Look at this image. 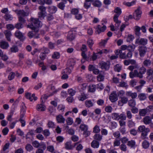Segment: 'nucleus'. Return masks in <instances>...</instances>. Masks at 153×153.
<instances>
[{
    "label": "nucleus",
    "mask_w": 153,
    "mask_h": 153,
    "mask_svg": "<svg viewBox=\"0 0 153 153\" xmlns=\"http://www.w3.org/2000/svg\"><path fill=\"white\" fill-rule=\"evenodd\" d=\"M138 132L141 133V138L142 139H144L148 135V132H150L149 128H146L145 126L142 125L139 126L137 128Z\"/></svg>",
    "instance_id": "obj_1"
},
{
    "label": "nucleus",
    "mask_w": 153,
    "mask_h": 153,
    "mask_svg": "<svg viewBox=\"0 0 153 153\" xmlns=\"http://www.w3.org/2000/svg\"><path fill=\"white\" fill-rule=\"evenodd\" d=\"M31 20L32 21L31 24L28 25V27L31 28L32 29H35L42 25V22L38 19L31 18Z\"/></svg>",
    "instance_id": "obj_2"
},
{
    "label": "nucleus",
    "mask_w": 153,
    "mask_h": 153,
    "mask_svg": "<svg viewBox=\"0 0 153 153\" xmlns=\"http://www.w3.org/2000/svg\"><path fill=\"white\" fill-rule=\"evenodd\" d=\"M38 9L40 10L38 13L39 17L41 19H44L47 14L46 7L43 5H40Z\"/></svg>",
    "instance_id": "obj_3"
},
{
    "label": "nucleus",
    "mask_w": 153,
    "mask_h": 153,
    "mask_svg": "<svg viewBox=\"0 0 153 153\" xmlns=\"http://www.w3.org/2000/svg\"><path fill=\"white\" fill-rule=\"evenodd\" d=\"M146 71V69L143 66H142L138 69V71L135 70V72L137 74V77L140 78H142L143 76V74H144Z\"/></svg>",
    "instance_id": "obj_4"
},
{
    "label": "nucleus",
    "mask_w": 153,
    "mask_h": 153,
    "mask_svg": "<svg viewBox=\"0 0 153 153\" xmlns=\"http://www.w3.org/2000/svg\"><path fill=\"white\" fill-rule=\"evenodd\" d=\"M138 51L140 56L143 57L147 51V48L146 46H139L138 47Z\"/></svg>",
    "instance_id": "obj_5"
},
{
    "label": "nucleus",
    "mask_w": 153,
    "mask_h": 153,
    "mask_svg": "<svg viewBox=\"0 0 153 153\" xmlns=\"http://www.w3.org/2000/svg\"><path fill=\"white\" fill-rule=\"evenodd\" d=\"M142 12L140 10V8L139 7L133 13L134 18L137 20H139L141 16Z\"/></svg>",
    "instance_id": "obj_6"
},
{
    "label": "nucleus",
    "mask_w": 153,
    "mask_h": 153,
    "mask_svg": "<svg viewBox=\"0 0 153 153\" xmlns=\"http://www.w3.org/2000/svg\"><path fill=\"white\" fill-rule=\"evenodd\" d=\"M99 64L102 69L107 71L109 68L110 63L109 62H102Z\"/></svg>",
    "instance_id": "obj_7"
},
{
    "label": "nucleus",
    "mask_w": 153,
    "mask_h": 153,
    "mask_svg": "<svg viewBox=\"0 0 153 153\" xmlns=\"http://www.w3.org/2000/svg\"><path fill=\"white\" fill-rule=\"evenodd\" d=\"M32 145L33 146L36 148H38L39 147L43 148L44 149L46 148L45 144L44 142H41L39 143L36 140L33 141L32 142Z\"/></svg>",
    "instance_id": "obj_8"
},
{
    "label": "nucleus",
    "mask_w": 153,
    "mask_h": 153,
    "mask_svg": "<svg viewBox=\"0 0 153 153\" xmlns=\"http://www.w3.org/2000/svg\"><path fill=\"white\" fill-rule=\"evenodd\" d=\"M147 39H146L139 38L136 39L135 43L139 45H145L147 44Z\"/></svg>",
    "instance_id": "obj_9"
},
{
    "label": "nucleus",
    "mask_w": 153,
    "mask_h": 153,
    "mask_svg": "<svg viewBox=\"0 0 153 153\" xmlns=\"http://www.w3.org/2000/svg\"><path fill=\"white\" fill-rule=\"evenodd\" d=\"M77 143H75L72 144L71 141L67 142L65 144V148L67 149H72Z\"/></svg>",
    "instance_id": "obj_10"
},
{
    "label": "nucleus",
    "mask_w": 153,
    "mask_h": 153,
    "mask_svg": "<svg viewBox=\"0 0 153 153\" xmlns=\"http://www.w3.org/2000/svg\"><path fill=\"white\" fill-rule=\"evenodd\" d=\"M109 99L111 102H114L118 100V96L115 92L111 93L109 97Z\"/></svg>",
    "instance_id": "obj_11"
},
{
    "label": "nucleus",
    "mask_w": 153,
    "mask_h": 153,
    "mask_svg": "<svg viewBox=\"0 0 153 153\" xmlns=\"http://www.w3.org/2000/svg\"><path fill=\"white\" fill-rule=\"evenodd\" d=\"M16 12L19 16H27L29 13V11H27L26 12H25L23 10H16Z\"/></svg>",
    "instance_id": "obj_12"
},
{
    "label": "nucleus",
    "mask_w": 153,
    "mask_h": 153,
    "mask_svg": "<svg viewBox=\"0 0 153 153\" xmlns=\"http://www.w3.org/2000/svg\"><path fill=\"white\" fill-rule=\"evenodd\" d=\"M106 27L105 25L101 27L100 25L97 26V28L95 31L96 33L99 34L102 32H103L106 29Z\"/></svg>",
    "instance_id": "obj_13"
},
{
    "label": "nucleus",
    "mask_w": 153,
    "mask_h": 153,
    "mask_svg": "<svg viewBox=\"0 0 153 153\" xmlns=\"http://www.w3.org/2000/svg\"><path fill=\"white\" fill-rule=\"evenodd\" d=\"M119 16L114 15L113 18L114 21L115 23L114 25L116 29L118 28L121 22V21L118 19V17Z\"/></svg>",
    "instance_id": "obj_14"
},
{
    "label": "nucleus",
    "mask_w": 153,
    "mask_h": 153,
    "mask_svg": "<svg viewBox=\"0 0 153 153\" xmlns=\"http://www.w3.org/2000/svg\"><path fill=\"white\" fill-rule=\"evenodd\" d=\"M25 96L27 99H29L31 101H33V100L32 99V98H33L34 101L36 100L37 99V97L35 96V94H33L31 95L30 93H27L26 94Z\"/></svg>",
    "instance_id": "obj_15"
},
{
    "label": "nucleus",
    "mask_w": 153,
    "mask_h": 153,
    "mask_svg": "<svg viewBox=\"0 0 153 153\" xmlns=\"http://www.w3.org/2000/svg\"><path fill=\"white\" fill-rule=\"evenodd\" d=\"M56 119L57 122L59 123H64L65 121V119L61 114L57 115Z\"/></svg>",
    "instance_id": "obj_16"
},
{
    "label": "nucleus",
    "mask_w": 153,
    "mask_h": 153,
    "mask_svg": "<svg viewBox=\"0 0 153 153\" xmlns=\"http://www.w3.org/2000/svg\"><path fill=\"white\" fill-rule=\"evenodd\" d=\"M15 34V36L21 40H23L25 39V37L22 33L19 30H17Z\"/></svg>",
    "instance_id": "obj_17"
},
{
    "label": "nucleus",
    "mask_w": 153,
    "mask_h": 153,
    "mask_svg": "<svg viewBox=\"0 0 153 153\" xmlns=\"http://www.w3.org/2000/svg\"><path fill=\"white\" fill-rule=\"evenodd\" d=\"M0 46L2 49H7L8 48L9 45L7 42L2 41L0 42Z\"/></svg>",
    "instance_id": "obj_18"
},
{
    "label": "nucleus",
    "mask_w": 153,
    "mask_h": 153,
    "mask_svg": "<svg viewBox=\"0 0 153 153\" xmlns=\"http://www.w3.org/2000/svg\"><path fill=\"white\" fill-rule=\"evenodd\" d=\"M117 55H119L120 57L123 59L126 58V53L125 52H123L122 50H119L117 51Z\"/></svg>",
    "instance_id": "obj_19"
},
{
    "label": "nucleus",
    "mask_w": 153,
    "mask_h": 153,
    "mask_svg": "<svg viewBox=\"0 0 153 153\" xmlns=\"http://www.w3.org/2000/svg\"><path fill=\"white\" fill-rule=\"evenodd\" d=\"M143 120L144 123L146 125H148L152 123V118L149 116L145 117Z\"/></svg>",
    "instance_id": "obj_20"
},
{
    "label": "nucleus",
    "mask_w": 153,
    "mask_h": 153,
    "mask_svg": "<svg viewBox=\"0 0 153 153\" xmlns=\"http://www.w3.org/2000/svg\"><path fill=\"white\" fill-rule=\"evenodd\" d=\"M4 33L7 40L9 41H10L11 39L10 37L12 35L11 31L8 30H5L4 31Z\"/></svg>",
    "instance_id": "obj_21"
},
{
    "label": "nucleus",
    "mask_w": 153,
    "mask_h": 153,
    "mask_svg": "<svg viewBox=\"0 0 153 153\" xmlns=\"http://www.w3.org/2000/svg\"><path fill=\"white\" fill-rule=\"evenodd\" d=\"M126 95L131 97L132 99H135L137 97V94L136 93H132L131 91H127L126 93Z\"/></svg>",
    "instance_id": "obj_22"
},
{
    "label": "nucleus",
    "mask_w": 153,
    "mask_h": 153,
    "mask_svg": "<svg viewBox=\"0 0 153 153\" xmlns=\"http://www.w3.org/2000/svg\"><path fill=\"white\" fill-rule=\"evenodd\" d=\"M48 11L50 13H54L57 10V8L56 6H51L48 7Z\"/></svg>",
    "instance_id": "obj_23"
},
{
    "label": "nucleus",
    "mask_w": 153,
    "mask_h": 153,
    "mask_svg": "<svg viewBox=\"0 0 153 153\" xmlns=\"http://www.w3.org/2000/svg\"><path fill=\"white\" fill-rule=\"evenodd\" d=\"M75 37V34H73L72 31H71L68 32L67 39L69 41H71L74 39Z\"/></svg>",
    "instance_id": "obj_24"
},
{
    "label": "nucleus",
    "mask_w": 153,
    "mask_h": 153,
    "mask_svg": "<svg viewBox=\"0 0 153 153\" xmlns=\"http://www.w3.org/2000/svg\"><path fill=\"white\" fill-rule=\"evenodd\" d=\"M100 143L96 140H93L91 143V146L94 148H97L99 147Z\"/></svg>",
    "instance_id": "obj_25"
},
{
    "label": "nucleus",
    "mask_w": 153,
    "mask_h": 153,
    "mask_svg": "<svg viewBox=\"0 0 153 153\" xmlns=\"http://www.w3.org/2000/svg\"><path fill=\"white\" fill-rule=\"evenodd\" d=\"M85 105L86 107L90 108L94 106V103L91 100H86L85 102Z\"/></svg>",
    "instance_id": "obj_26"
},
{
    "label": "nucleus",
    "mask_w": 153,
    "mask_h": 153,
    "mask_svg": "<svg viewBox=\"0 0 153 153\" xmlns=\"http://www.w3.org/2000/svg\"><path fill=\"white\" fill-rule=\"evenodd\" d=\"M92 4L95 7H100L102 5V3L98 0L92 1Z\"/></svg>",
    "instance_id": "obj_27"
},
{
    "label": "nucleus",
    "mask_w": 153,
    "mask_h": 153,
    "mask_svg": "<svg viewBox=\"0 0 153 153\" xmlns=\"http://www.w3.org/2000/svg\"><path fill=\"white\" fill-rule=\"evenodd\" d=\"M111 116L112 119L114 120H118L120 119V115L118 113H112Z\"/></svg>",
    "instance_id": "obj_28"
},
{
    "label": "nucleus",
    "mask_w": 153,
    "mask_h": 153,
    "mask_svg": "<svg viewBox=\"0 0 153 153\" xmlns=\"http://www.w3.org/2000/svg\"><path fill=\"white\" fill-rule=\"evenodd\" d=\"M87 98V95L84 93H82L78 97V99L79 101H83Z\"/></svg>",
    "instance_id": "obj_29"
},
{
    "label": "nucleus",
    "mask_w": 153,
    "mask_h": 153,
    "mask_svg": "<svg viewBox=\"0 0 153 153\" xmlns=\"http://www.w3.org/2000/svg\"><path fill=\"white\" fill-rule=\"evenodd\" d=\"M136 143L134 140H131L128 142L127 145L131 148H134L135 147Z\"/></svg>",
    "instance_id": "obj_30"
},
{
    "label": "nucleus",
    "mask_w": 153,
    "mask_h": 153,
    "mask_svg": "<svg viewBox=\"0 0 153 153\" xmlns=\"http://www.w3.org/2000/svg\"><path fill=\"white\" fill-rule=\"evenodd\" d=\"M135 125V123L132 120H130L128 121L127 122V126L129 128L134 127Z\"/></svg>",
    "instance_id": "obj_31"
},
{
    "label": "nucleus",
    "mask_w": 153,
    "mask_h": 153,
    "mask_svg": "<svg viewBox=\"0 0 153 153\" xmlns=\"http://www.w3.org/2000/svg\"><path fill=\"white\" fill-rule=\"evenodd\" d=\"M19 51L18 47L15 45H13L10 48V51L11 53H16Z\"/></svg>",
    "instance_id": "obj_32"
},
{
    "label": "nucleus",
    "mask_w": 153,
    "mask_h": 153,
    "mask_svg": "<svg viewBox=\"0 0 153 153\" xmlns=\"http://www.w3.org/2000/svg\"><path fill=\"white\" fill-rule=\"evenodd\" d=\"M96 89V86L94 85H91L88 87V91L91 92H94Z\"/></svg>",
    "instance_id": "obj_33"
},
{
    "label": "nucleus",
    "mask_w": 153,
    "mask_h": 153,
    "mask_svg": "<svg viewBox=\"0 0 153 153\" xmlns=\"http://www.w3.org/2000/svg\"><path fill=\"white\" fill-rule=\"evenodd\" d=\"M152 63L151 61L149 59L145 60L143 62V65L145 67L150 66Z\"/></svg>",
    "instance_id": "obj_34"
},
{
    "label": "nucleus",
    "mask_w": 153,
    "mask_h": 153,
    "mask_svg": "<svg viewBox=\"0 0 153 153\" xmlns=\"http://www.w3.org/2000/svg\"><path fill=\"white\" fill-rule=\"evenodd\" d=\"M94 140L100 141L102 139V136L100 134H96L94 136Z\"/></svg>",
    "instance_id": "obj_35"
},
{
    "label": "nucleus",
    "mask_w": 153,
    "mask_h": 153,
    "mask_svg": "<svg viewBox=\"0 0 153 153\" xmlns=\"http://www.w3.org/2000/svg\"><path fill=\"white\" fill-rule=\"evenodd\" d=\"M142 146L144 149H147L149 146V143L147 140H144L142 142Z\"/></svg>",
    "instance_id": "obj_36"
},
{
    "label": "nucleus",
    "mask_w": 153,
    "mask_h": 153,
    "mask_svg": "<svg viewBox=\"0 0 153 153\" xmlns=\"http://www.w3.org/2000/svg\"><path fill=\"white\" fill-rule=\"evenodd\" d=\"M36 109L39 111H44L45 110V106L42 104L38 105L36 107Z\"/></svg>",
    "instance_id": "obj_37"
},
{
    "label": "nucleus",
    "mask_w": 153,
    "mask_h": 153,
    "mask_svg": "<svg viewBox=\"0 0 153 153\" xmlns=\"http://www.w3.org/2000/svg\"><path fill=\"white\" fill-rule=\"evenodd\" d=\"M47 150L52 153H55V149L53 146L49 145L47 147Z\"/></svg>",
    "instance_id": "obj_38"
},
{
    "label": "nucleus",
    "mask_w": 153,
    "mask_h": 153,
    "mask_svg": "<svg viewBox=\"0 0 153 153\" xmlns=\"http://www.w3.org/2000/svg\"><path fill=\"white\" fill-rule=\"evenodd\" d=\"M114 12L116 13V14L114 15L119 16L122 13L121 9L119 7H117L115 8L114 10Z\"/></svg>",
    "instance_id": "obj_39"
},
{
    "label": "nucleus",
    "mask_w": 153,
    "mask_h": 153,
    "mask_svg": "<svg viewBox=\"0 0 153 153\" xmlns=\"http://www.w3.org/2000/svg\"><path fill=\"white\" fill-rule=\"evenodd\" d=\"M66 122L68 125H71L74 122L73 119L70 117H68L66 120Z\"/></svg>",
    "instance_id": "obj_40"
},
{
    "label": "nucleus",
    "mask_w": 153,
    "mask_h": 153,
    "mask_svg": "<svg viewBox=\"0 0 153 153\" xmlns=\"http://www.w3.org/2000/svg\"><path fill=\"white\" fill-rule=\"evenodd\" d=\"M104 77L103 75L100 74L97 76V80L99 82L103 81L104 79Z\"/></svg>",
    "instance_id": "obj_41"
},
{
    "label": "nucleus",
    "mask_w": 153,
    "mask_h": 153,
    "mask_svg": "<svg viewBox=\"0 0 153 153\" xmlns=\"http://www.w3.org/2000/svg\"><path fill=\"white\" fill-rule=\"evenodd\" d=\"M139 68V65L138 64H135L133 65H130L128 67V69L130 70L131 71H132L134 69L138 68Z\"/></svg>",
    "instance_id": "obj_42"
},
{
    "label": "nucleus",
    "mask_w": 153,
    "mask_h": 153,
    "mask_svg": "<svg viewBox=\"0 0 153 153\" xmlns=\"http://www.w3.org/2000/svg\"><path fill=\"white\" fill-rule=\"evenodd\" d=\"M128 104L130 106L134 107L136 105V102L134 100L131 99L128 102Z\"/></svg>",
    "instance_id": "obj_43"
},
{
    "label": "nucleus",
    "mask_w": 153,
    "mask_h": 153,
    "mask_svg": "<svg viewBox=\"0 0 153 153\" xmlns=\"http://www.w3.org/2000/svg\"><path fill=\"white\" fill-rule=\"evenodd\" d=\"M13 18L12 16L8 13L6 14L4 16V18L7 21L11 20Z\"/></svg>",
    "instance_id": "obj_44"
},
{
    "label": "nucleus",
    "mask_w": 153,
    "mask_h": 153,
    "mask_svg": "<svg viewBox=\"0 0 153 153\" xmlns=\"http://www.w3.org/2000/svg\"><path fill=\"white\" fill-rule=\"evenodd\" d=\"M15 73L13 72H10L8 76V79L10 80H11L15 77Z\"/></svg>",
    "instance_id": "obj_45"
},
{
    "label": "nucleus",
    "mask_w": 153,
    "mask_h": 153,
    "mask_svg": "<svg viewBox=\"0 0 153 153\" xmlns=\"http://www.w3.org/2000/svg\"><path fill=\"white\" fill-rule=\"evenodd\" d=\"M147 111L146 109H143L140 110L139 111L140 115L142 116H144L146 114Z\"/></svg>",
    "instance_id": "obj_46"
},
{
    "label": "nucleus",
    "mask_w": 153,
    "mask_h": 153,
    "mask_svg": "<svg viewBox=\"0 0 153 153\" xmlns=\"http://www.w3.org/2000/svg\"><path fill=\"white\" fill-rule=\"evenodd\" d=\"M79 128L82 131H85L88 130V127L87 125L85 124H82L80 125Z\"/></svg>",
    "instance_id": "obj_47"
},
{
    "label": "nucleus",
    "mask_w": 153,
    "mask_h": 153,
    "mask_svg": "<svg viewBox=\"0 0 153 153\" xmlns=\"http://www.w3.org/2000/svg\"><path fill=\"white\" fill-rule=\"evenodd\" d=\"M134 38V37L131 34H129L127 38L126 41L128 42H132Z\"/></svg>",
    "instance_id": "obj_48"
},
{
    "label": "nucleus",
    "mask_w": 153,
    "mask_h": 153,
    "mask_svg": "<svg viewBox=\"0 0 153 153\" xmlns=\"http://www.w3.org/2000/svg\"><path fill=\"white\" fill-rule=\"evenodd\" d=\"M113 110L112 107L110 105L106 106L105 109V111L108 113H111Z\"/></svg>",
    "instance_id": "obj_49"
},
{
    "label": "nucleus",
    "mask_w": 153,
    "mask_h": 153,
    "mask_svg": "<svg viewBox=\"0 0 153 153\" xmlns=\"http://www.w3.org/2000/svg\"><path fill=\"white\" fill-rule=\"evenodd\" d=\"M26 110V107L25 105V104L24 102H22L21 106V112L25 113Z\"/></svg>",
    "instance_id": "obj_50"
},
{
    "label": "nucleus",
    "mask_w": 153,
    "mask_h": 153,
    "mask_svg": "<svg viewBox=\"0 0 153 153\" xmlns=\"http://www.w3.org/2000/svg\"><path fill=\"white\" fill-rule=\"evenodd\" d=\"M100 131L99 126H95L93 128V132L96 133H99Z\"/></svg>",
    "instance_id": "obj_51"
},
{
    "label": "nucleus",
    "mask_w": 153,
    "mask_h": 153,
    "mask_svg": "<svg viewBox=\"0 0 153 153\" xmlns=\"http://www.w3.org/2000/svg\"><path fill=\"white\" fill-rule=\"evenodd\" d=\"M113 135L114 137L116 138L115 139H117L119 138L120 136V132L118 131H117L113 133Z\"/></svg>",
    "instance_id": "obj_52"
},
{
    "label": "nucleus",
    "mask_w": 153,
    "mask_h": 153,
    "mask_svg": "<svg viewBox=\"0 0 153 153\" xmlns=\"http://www.w3.org/2000/svg\"><path fill=\"white\" fill-rule=\"evenodd\" d=\"M25 149L28 151H30L33 150V148L31 145L29 144L26 145L25 147Z\"/></svg>",
    "instance_id": "obj_53"
},
{
    "label": "nucleus",
    "mask_w": 153,
    "mask_h": 153,
    "mask_svg": "<svg viewBox=\"0 0 153 153\" xmlns=\"http://www.w3.org/2000/svg\"><path fill=\"white\" fill-rule=\"evenodd\" d=\"M68 92L69 94L71 96H73L76 93V91L72 88L69 89L68 90Z\"/></svg>",
    "instance_id": "obj_54"
},
{
    "label": "nucleus",
    "mask_w": 153,
    "mask_h": 153,
    "mask_svg": "<svg viewBox=\"0 0 153 153\" xmlns=\"http://www.w3.org/2000/svg\"><path fill=\"white\" fill-rule=\"evenodd\" d=\"M138 97L140 100H143L146 99V97L145 94L141 93L138 96Z\"/></svg>",
    "instance_id": "obj_55"
},
{
    "label": "nucleus",
    "mask_w": 153,
    "mask_h": 153,
    "mask_svg": "<svg viewBox=\"0 0 153 153\" xmlns=\"http://www.w3.org/2000/svg\"><path fill=\"white\" fill-rule=\"evenodd\" d=\"M109 39V38H107L105 40H102L100 43V45L101 46H104Z\"/></svg>",
    "instance_id": "obj_56"
},
{
    "label": "nucleus",
    "mask_w": 153,
    "mask_h": 153,
    "mask_svg": "<svg viewBox=\"0 0 153 153\" xmlns=\"http://www.w3.org/2000/svg\"><path fill=\"white\" fill-rule=\"evenodd\" d=\"M135 70L134 72L131 71L129 73V76L131 78H133L134 77H137V74H136L135 72Z\"/></svg>",
    "instance_id": "obj_57"
},
{
    "label": "nucleus",
    "mask_w": 153,
    "mask_h": 153,
    "mask_svg": "<svg viewBox=\"0 0 153 153\" xmlns=\"http://www.w3.org/2000/svg\"><path fill=\"white\" fill-rule=\"evenodd\" d=\"M68 63L69 66L72 67L75 65V61L73 59H71L68 60Z\"/></svg>",
    "instance_id": "obj_58"
},
{
    "label": "nucleus",
    "mask_w": 153,
    "mask_h": 153,
    "mask_svg": "<svg viewBox=\"0 0 153 153\" xmlns=\"http://www.w3.org/2000/svg\"><path fill=\"white\" fill-rule=\"evenodd\" d=\"M89 2V1H85L84 3V7L85 8L88 9L90 7L91 4Z\"/></svg>",
    "instance_id": "obj_59"
},
{
    "label": "nucleus",
    "mask_w": 153,
    "mask_h": 153,
    "mask_svg": "<svg viewBox=\"0 0 153 153\" xmlns=\"http://www.w3.org/2000/svg\"><path fill=\"white\" fill-rule=\"evenodd\" d=\"M120 148L122 151L126 152L127 150V146L125 144H122L120 146Z\"/></svg>",
    "instance_id": "obj_60"
},
{
    "label": "nucleus",
    "mask_w": 153,
    "mask_h": 153,
    "mask_svg": "<svg viewBox=\"0 0 153 153\" xmlns=\"http://www.w3.org/2000/svg\"><path fill=\"white\" fill-rule=\"evenodd\" d=\"M121 69V66L119 64H117L114 67V70L117 72H119Z\"/></svg>",
    "instance_id": "obj_61"
},
{
    "label": "nucleus",
    "mask_w": 153,
    "mask_h": 153,
    "mask_svg": "<svg viewBox=\"0 0 153 153\" xmlns=\"http://www.w3.org/2000/svg\"><path fill=\"white\" fill-rule=\"evenodd\" d=\"M120 144V140L117 139H115L113 143L114 146H118Z\"/></svg>",
    "instance_id": "obj_62"
},
{
    "label": "nucleus",
    "mask_w": 153,
    "mask_h": 153,
    "mask_svg": "<svg viewBox=\"0 0 153 153\" xmlns=\"http://www.w3.org/2000/svg\"><path fill=\"white\" fill-rule=\"evenodd\" d=\"M80 142H78V143L76 144L77 146L76 148V150L78 151L81 150L83 148V146L81 144H79Z\"/></svg>",
    "instance_id": "obj_63"
},
{
    "label": "nucleus",
    "mask_w": 153,
    "mask_h": 153,
    "mask_svg": "<svg viewBox=\"0 0 153 153\" xmlns=\"http://www.w3.org/2000/svg\"><path fill=\"white\" fill-rule=\"evenodd\" d=\"M128 101V99L127 97H123L121 98L120 101L123 104L126 103Z\"/></svg>",
    "instance_id": "obj_64"
}]
</instances>
